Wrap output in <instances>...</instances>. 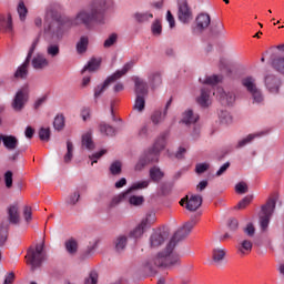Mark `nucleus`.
Returning a JSON list of instances; mask_svg holds the SVG:
<instances>
[{"mask_svg": "<svg viewBox=\"0 0 284 284\" xmlns=\"http://www.w3.org/2000/svg\"><path fill=\"white\" fill-rule=\"evenodd\" d=\"M195 225L196 222L192 220L191 222H186L183 227L179 229L166 244L164 251L159 252L154 257L146 262L148 271L156 274L154 267H162L163 270L181 267V255L174 253V247H176L178 243L183 241V239L192 232Z\"/></svg>", "mask_w": 284, "mask_h": 284, "instance_id": "f257e3e1", "label": "nucleus"}, {"mask_svg": "<svg viewBox=\"0 0 284 284\" xmlns=\"http://www.w3.org/2000/svg\"><path fill=\"white\" fill-rule=\"evenodd\" d=\"M59 10H61V4L59 3H53L45 8L43 34L51 41L54 39L55 41H61L65 37V32L72 29L70 23L65 22L68 16H61Z\"/></svg>", "mask_w": 284, "mask_h": 284, "instance_id": "f03ea898", "label": "nucleus"}, {"mask_svg": "<svg viewBox=\"0 0 284 284\" xmlns=\"http://www.w3.org/2000/svg\"><path fill=\"white\" fill-rule=\"evenodd\" d=\"M105 0H94L90 9H81L74 18L67 17L65 22L71 28L85 26L90 28L92 22L103 26L105 23Z\"/></svg>", "mask_w": 284, "mask_h": 284, "instance_id": "7ed1b4c3", "label": "nucleus"}, {"mask_svg": "<svg viewBox=\"0 0 284 284\" xmlns=\"http://www.w3.org/2000/svg\"><path fill=\"white\" fill-rule=\"evenodd\" d=\"M134 83L135 101L133 104V110L136 112H143L145 110V98L149 94L148 82L138 75L132 77Z\"/></svg>", "mask_w": 284, "mask_h": 284, "instance_id": "20e7f679", "label": "nucleus"}, {"mask_svg": "<svg viewBox=\"0 0 284 284\" xmlns=\"http://www.w3.org/2000/svg\"><path fill=\"white\" fill-rule=\"evenodd\" d=\"M26 258L28 264L31 265L32 272H34V270H39L48 258L45 244L42 242L36 246L29 247Z\"/></svg>", "mask_w": 284, "mask_h": 284, "instance_id": "39448f33", "label": "nucleus"}, {"mask_svg": "<svg viewBox=\"0 0 284 284\" xmlns=\"http://www.w3.org/2000/svg\"><path fill=\"white\" fill-rule=\"evenodd\" d=\"M134 68V61L126 62L122 69L116 70L113 74L109 75L103 84H100L94 90V99H99L101 94L105 92V89L110 85V83H114V81H119L122 77H125L129 70Z\"/></svg>", "mask_w": 284, "mask_h": 284, "instance_id": "423d86ee", "label": "nucleus"}, {"mask_svg": "<svg viewBox=\"0 0 284 284\" xmlns=\"http://www.w3.org/2000/svg\"><path fill=\"white\" fill-rule=\"evenodd\" d=\"M162 150H165V134L160 135L152 148L145 150L142 155L149 160V163H156Z\"/></svg>", "mask_w": 284, "mask_h": 284, "instance_id": "0eeeda50", "label": "nucleus"}, {"mask_svg": "<svg viewBox=\"0 0 284 284\" xmlns=\"http://www.w3.org/2000/svg\"><path fill=\"white\" fill-rule=\"evenodd\" d=\"M276 210V200L268 199V201L262 205V213L260 215V227L262 232H265L267 227H270V220L272 219V214Z\"/></svg>", "mask_w": 284, "mask_h": 284, "instance_id": "6e6552de", "label": "nucleus"}, {"mask_svg": "<svg viewBox=\"0 0 284 284\" xmlns=\"http://www.w3.org/2000/svg\"><path fill=\"white\" fill-rule=\"evenodd\" d=\"M178 19L181 23H190L194 19L187 0H178Z\"/></svg>", "mask_w": 284, "mask_h": 284, "instance_id": "1a4fd4ad", "label": "nucleus"}, {"mask_svg": "<svg viewBox=\"0 0 284 284\" xmlns=\"http://www.w3.org/2000/svg\"><path fill=\"white\" fill-rule=\"evenodd\" d=\"M149 186H150V180L136 181L133 184H131V186L126 191L113 197L112 203H121L123 199H128V195L131 192H135L136 190H146V187Z\"/></svg>", "mask_w": 284, "mask_h": 284, "instance_id": "9d476101", "label": "nucleus"}, {"mask_svg": "<svg viewBox=\"0 0 284 284\" xmlns=\"http://www.w3.org/2000/svg\"><path fill=\"white\" fill-rule=\"evenodd\" d=\"M264 85L270 94L276 95L280 94L283 82L281 81V78L274 74H267L264 78Z\"/></svg>", "mask_w": 284, "mask_h": 284, "instance_id": "9b49d317", "label": "nucleus"}, {"mask_svg": "<svg viewBox=\"0 0 284 284\" xmlns=\"http://www.w3.org/2000/svg\"><path fill=\"white\" fill-rule=\"evenodd\" d=\"M212 23V18L207 13H200L195 19V27H193V34H202L210 24Z\"/></svg>", "mask_w": 284, "mask_h": 284, "instance_id": "f8f14e48", "label": "nucleus"}, {"mask_svg": "<svg viewBox=\"0 0 284 284\" xmlns=\"http://www.w3.org/2000/svg\"><path fill=\"white\" fill-rule=\"evenodd\" d=\"M213 95L221 101L223 105H234V101H236V97L232 92H225L223 88L217 87L213 92Z\"/></svg>", "mask_w": 284, "mask_h": 284, "instance_id": "ddd939ff", "label": "nucleus"}, {"mask_svg": "<svg viewBox=\"0 0 284 284\" xmlns=\"http://www.w3.org/2000/svg\"><path fill=\"white\" fill-rule=\"evenodd\" d=\"M26 101H28V89H20L13 98L11 108H13L16 112H21L22 108L26 105Z\"/></svg>", "mask_w": 284, "mask_h": 284, "instance_id": "4468645a", "label": "nucleus"}, {"mask_svg": "<svg viewBox=\"0 0 284 284\" xmlns=\"http://www.w3.org/2000/svg\"><path fill=\"white\" fill-rule=\"evenodd\" d=\"M170 105H172V98L168 100L164 110H156L151 114V121L153 125H161L165 118L168 116V110H170Z\"/></svg>", "mask_w": 284, "mask_h": 284, "instance_id": "2eb2a0df", "label": "nucleus"}, {"mask_svg": "<svg viewBox=\"0 0 284 284\" xmlns=\"http://www.w3.org/2000/svg\"><path fill=\"white\" fill-rule=\"evenodd\" d=\"M0 32H7V34H12L14 32L12 14H0Z\"/></svg>", "mask_w": 284, "mask_h": 284, "instance_id": "dca6fc26", "label": "nucleus"}, {"mask_svg": "<svg viewBox=\"0 0 284 284\" xmlns=\"http://www.w3.org/2000/svg\"><path fill=\"white\" fill-rule=\"evenodd\" d=\"M199 113H194V111L192 109H186L183 113H182V118H181V123H183V125H196V123H199Z\"/></svg>", "mask_w": 284, "mask_h": 284, "instance_id": "f3484780", "label": "nucleus"}, {"mask_svg": "<svg viewBox=\"0 0 284 284\" xmlns=\"http://www.w3.org/2000/svg\"><path fill=\"white\" fill-rule=\"evenodd\" d=\"M196 101L201 108H210V105H212V89L202 88L201 94L197 97Z\"/></svg>", "mask_w": 284, "mask_h": 284, "instance_id": "a211bd4d", "label": "nucleus"}, {"mask_svg": "<svg viewBox=\"0 0 284 284\" xmlns=\"http://www.w3.org/2000/svg\"><path fill=\"white\" fill-rule=\"evenodd\" d=\"M8 221L11 225H19L21 215L19 214V204H11L7 209Z\"/></svg>", "mask_w": 284, "mask_h": 284, "instance_id": "6ab92c4d", "label": "nucleus"}, {"mask_svg": "<svg viewBox=\"0 0 284 284\" xmlns=\"http://www.w3.org/2000/svg\"><path fill=\"white\" fill-rule=\"evenodd\" d=\"M31 65L33 70H45L50 65V61L43 53H37L31 60Z\"/></svg>", "mask_w": 284, "mask_h": 284, "instance_id": "aec40b11", "label": "nucleus"}, {"mask_svg": "<svg viewBox=\"0 0 284 284\" xmlns=\"http://www.w3.org/2000/svg\"><path fill=\"white\" fill-rule=\"evenodd\" d=\"M150 227V217H145L141 221L140 224L135 226L133 231L130 232L131 239H141L145 234V230Z\"/></svg>", "mask_w": 284, "mask_h": 284, "instance_id": "412c9836", "label": "nucleus"}, {"mask_svg": "<svg viewBox=\"0 0 284 284\" xmlns=\"http://www.w3.org/2000/svg\"><path fill=\"white\" fill-rule=\"evenodd\" d=\"M165 239H166L165 232L161 230L154 231L150 236L151 247H161V245L165 243Z\"/></svg>", "mask_w": 284, "mask_h": 284, "instance_id": "4be33fe9", "label": "nucleus"}, {"mask_svg": "<svg viewBox=\"0 0 284 284\" xmlns=\"http://www.w3.org/2000/svg\"><path fill=\"white\" fill-rule=\"evenodd\" d=\"M225 254H226L225 248L217 247L213 250L212 261L216 267H223V264L225 263Z\"/></svg>", "mask_w": 284, "mask_h": 284, "instance_id": "5701e85b", "label": "nucleus"}, {"mask_svg": "<svg viewBox=\"0 0 284 284\" xmlns=\"http://www.w3.org/2000/svg\"><path fill=\"white\" fill-rule=\"evenodd\" d=\"M32 58H26L23 63L19 65L14 72V79H28V68H30V61Z\"/></svg>", "mask_w": 284, "mask_h": 284, "instance_id": "b1692460", "label": "nucleus"}, {"mask_svg": "<svg viewBox=\"0 0 284 284\" xmlns=\"http://www.w3.org/2000/svg\"><path fill=\"white\" fill-rule=\"evenodd\" d=\"M201 205H203V197L201 195H191L185 207L189 212H196Z\"/></svg>", "mask_w": 284, "mask_h": 284, "instance_id": "393cba45", "label": "nucleus"}, {"mask_svg": "<svg viewBox=\"0 0 284 284\" xmlns=\"http://www.w3.org/2000/svg\"><path fill=\"white\" fill-rule=\"evenodd\" d=\"M148 81L152 90L155 88H159L161 83H163V79L161 78V72L160 71H150L148 73Z\"/></svg>", "mask_w": 284, "mask_h": 284, "instance_id": "a878e982", "label": "nucleus"}, {"mask_svg": "<svg viewBox=\"0 0 284 284\" xmlns=\"http://www.w3.org/2000/svg\"><path fill=\"white\" fill-rule=\"evenodd\" d=\"M241 83L243 88H245V90L248 92V94H251V92H254L255 90L258 89V87L256 85V78L252 75H247L243 78Z\"/></svg>", "mask_w": 284, "mask_h": 284, "instance_id": "bb28decb", "label": "nucleus"}, {"mask_svg": "<svg viewBox=\"0 0 284 284\" xmlns=\"http://www.w3.org/2000/svg\"><path fill=\"white\" fill-rule=\"evenodd\" d=\"M3 146L9 152L17 150V148H19V139H17V136H14V135H4L3 136Z\"/></svg>", "mask_w": 284, "mask_h": 284, "instance_id": "cd10ccee", "label": "nucleus"}, {"mask_svg": "<svg viewBox=\"0 0 284 284\" xmlns=\"http://www.w3.org/2000/svg\"><path fill=\"white\" fill-rule=\"evenodd\" d=\"M133 19L138 23H149V21H152L154 19V13H152V11L135 12L133 14Z\"/></svg>", "mask_w": 284, "mask_h": 284, "instance_id": "c85d7f7f", "label": "nucleus"}, {"mask_svg": "<svg viewBox=\"0 0 284 284\" xmlns=\"http://www.w3.org/2000/svg\"><path fill=\"white\" fill-rule=\"evenodd\" d=\"M122 201H128L130 205L133 207H140V205H143L145 203V197L143 195H126L125 199Z\"/></svg>", "mask_w": 284, "mask_h": 284, "instance_id": "c756f323", "label": "nucleus"}, {"mask_svg": "<svg viewBox=\"0 0 284 284\" xmlns=\"http://www.w3.org/2000/svg\"><path fill=\"white\" fill-rule=\"evenodd\" d=\"M88 45H90V39L87 36H82L75 45L78 54H85Z\"/></svg>", "mask_w": 284, "mask_h": 284, "instance_id": "7c9ffc66", "label": "nucleus"}, {"mask_svg": "<svg viewBox=\"0 0 284 284\" xmlns=\"http://www.w3.org/2000/svg\"><path fill=\"white\" fill-rule=\"evenodd\" d=\"M149 174L151 181H153L154 183H159V181H161L165 176V173H163V171L159 166L151 168Z\"/></svg>", "mask_w": 284, "mask_h": 284, "instance_id": "2f4dec72", "label": "nucleus"}, {"mask_svg": "<svg viewBox=\"0 0 284 284\" xmlns=\"http://www.w3.org/2000/svg\"><path fill=\"white\" fill-rule=\"evenodd\" d=\"M263 133H251L248 134L246 138H243L242 140H240L237 142V144L235 145L236 150H241V148H245V145H250V143L255 140L258 139V136H261Z\"/></svg>", "mask_w": 284, "mask_h": 284, "instance_id": "473e14b6", "label": "nucleus"}, {"mask_svg": "<svg viewBox=\"0 0 284 284\" xmlns=\"http://www.w3.org/2000/svg\"><path fill=\"white\" fill-rule=\"evenodd\" d=\"M236 247H237V254L245 256V254H250V252H252L253 245L250 240H244Z\"/></svg>", "mask_w": 284, "mask_h": 284, "instance_id": "72a5a7b5", "label": "nucleus"}, {"mask_svg": "<svg viewBox=\"0 0 284 284\" xmlns=\"http://www.w3.org/2000/svg\"><path fill=\"white\" fill-rule=\"evenodd\" d=\"M223 80V77L221 75H206L203 79L200 78L201 83H203L204 85H211L212 88H214V85H216L217 83H221V81Z\"/></svg>", "mask_w": 284, "mask_h": 284, "instance_id": "f704fd0d", "label": "nucleus"}, {"mask_svg": "<svg viewBox=\"0 0 284 284\" xmlns=\"http://www.w3.org/2000/svg\"><path fill=\"white\" fill-rule=\"evenodd\" d=\"M64 247L68 254H75L79 251V242H77L74 237H71L65 241Z\"/></svg>", "mask_w": 284, "mask_h": 284, "instance_id": "c9c22d12", "label": "nucleus"}, {"mask_svg": "<svg viewBox=\"0 0 284 284\" xmlns=\"http://www.w3.org/2000/svg\"><path fill=\"white\" fill-rule=\"evenodd\" d=\"M82 148H85V150H94V141H92V132L88 131L82 135Z\"/></svg>", "mask_w": 284, "mask_h": 284, "instance_id": "e433bc0d", "label": "nucleus"}, {"mask_svg": "<svg viewBox=\"0 0 284 284\" xmlns=\"http://www.w3.org/2000/svg\"><path fill=\"white\" fill-rule=\"evenodd\" d=\"M252 101L255 105H262L263 101H265V95H263V91L261 89H255L250 93Z\"/></svg>", "mask_w": 284, "mask_h": 284, "instance_id": "4c0bfd02", "label": "nucleus"}, {"mask_svg": "<svg viewBox=\"0 0 284 284\" xmlns=\"http://www.w3.org/2000/svg\"><path fill=\"white\" fill-rule=\"evenodd\" d=\"M101 68V59L93 58L91 59L87 65L82 69V72L89 70V72H94V70H99Z\"/></svg>", "mask_w": 284, "mask_h": 284, "instance_id": "58836bf2", "label": "nucleus"}, {"mask_svg": "<svg viewBox=\"0 0 284 284\" xmlns=\"http://www.w3.org/2000/svg\"><path fill=\"white\" fill-rule=\"evenodd\" d=\"M74 156V144H72V141H67V153L63 156L64 163H71L72 159Z\"/></svg>", "mask_w": 284, "mask_h": 284, "instance_id": "ea45409f", "label": "nucleus"}, {"mask_svg": "<svg viewBox=\"0 0 284 284\" xmlns=\"http://www.w3.org/2000/svg\"><path fill=\"white\" fill-rule=\"evenodd\" d=\"M219 119H220V123L224 125H230V123H232L233 121L232 114L229 113L227 110H221L219 112Z\"/></svg>", "mask_w": 284, "mask_h": 284, "instance_id": "a19ab883", "label": "nucleus"}, {"mask_svg": "<svg viewBox=\"0 0 284 284\" xmlns=\"http://www.w3.org/2000/svg\"><path fill=\"white\" fill-rule=\"evenodd\" d=\"M17 12L19 14L20 21H26L28 19V7H26V3L23 1H20L17 7Z\"/></svg>", "mask_w": 284, "mask_h": 284, "instance_id": "79ce46f5", "label": "nucleus"}, {"mask_svg": "<svg viewBox=\"0 0 284 284\" xmlns=\"http://www.w3.org/2000/svg\"><path fill=\"white\" fill-rule=\"evenodd\" d=\"M123 170V164L121 161H114L111 163L109 171L112 174V176H119Z\"/></svg>", "mask_w": 284, "mask_h": 284, "instance_id": "37998d69", "label": "nucleus"}, {"mask_svg": "<svg viewBox=\"0 0 284 284\" xmlns=\"http://www.w3.org/2000/svg\"><path fill=\"white\" fill-rule=\"evenodd\" d=\"M100 132L101 134H104V136H114V134H116V130L113 129L112 125L105 123L100 124Z\"/></svg>", "mask_w": 284, "mask_h": 284, "instance_id": "c03bdc74", "label": "nucleus"}, {"mask_svg": "<svg viewBox=\"0 0 284 284\" xmlns=\"http://www.w3.org/2000/svg\"><path fill=\"white\" fill-rule=\"evenodd\" d=\"M60 52H61V49L57 43H51L47 47V54L52 59H54L55 57H59Z\"/></svg>", "mask_w": 284, "mask_h": 284, "instance_id": "a18cd8bd", "label": "nucleus"}, {"mask_svg": "<svg viewBox=\"0 0 284 284\" xmlns=\"http://www.w3.org/2000/svg\"><path fill=\"white\" fill-rule=\"evenodd\" d=\"M125 245H128V236L120 235L115 240V250L116 252H123L125 250Z\"/></svg>", "mask_w": 284, "mask_h": 284, "instance_id": "49530a36", "label": "nucleus"}, {"mask_svg": "<svg viewBox=\"0 0 284 284\" xmlns=\"http://www.w3.org/2000/svg\"><path fill=\"white\" fill-rule=\"evenodd\" d=\"M53 128L58 131H61L63 128H65V116L63 114H59L54 118Z\"/></svg>", "mask_w": 284, "mask_h": 284, "instance_id": "de8ad7c7", "label": "nucleus"}, {"mask_svg": "<svg viewBox=\"0 0 284 284\" xmlns=\"http://www.w3.org/2000/svg\"><path fill=\"white\" fill-rule=\"evenodd\" d=\"M81 199V192L79 190L72 192L68 197H67V204L68 205H77Z\"/></svg>", "mask_w": 284, "mask_h": 284, "instance_id": "09e8293b", "label": "nucleus"}, {"mask_svg": "<svg viewBox=\"0 0 284 284\" xmlns=\"http://www.w3.org/2000/svg\"><path fill=\"white\" fill-rule=\"evenodd\" d=\"M8 223H2L0 226V247H2V245H6V241H8Z\"/></svg>", "mask_w": 284, "mask_h": 284, "instance_id": "8fccbe9b", "label": "nucleus"}, {"mask_svg": "<svg viewBox=\"0 0 284 284\" xmlns=\"http://www.w3.org/2000/svg\"><path fill=\"white\" fill-rule=\"evenodd\" d=\"M272 68H274V70H276L281 74H284V57L274 59L272 61Z\"/></svg>", "mask_w": 284, "mask_h": 284, "instance_id": "3c124183", "label": "nucleus"}, {"mask_svg": "<svg viewBox=\"0 0 284 284\" xmlns=\"http://www.w3.org/2000/svg\"><path fill=\"white\" fill-rule=\"evenodd\" d=\"M146 165H150V162L142 153L134 166V170L135 172H141V170H143Z\"/></svg>", "mask_w": 284, "mask_h": 284, "instance_id": "603ef678", "label": "nucleus"}, {"mask_svg": "<svg viewBox=\"0 0 284 284\" xmlns=\"http://www.w3.org/2000/svg\"><path fill=\"white\" fill-rule=\"evenodd\" d=\"M151 31L154 37H160L161 32H163V27L161 26V21L155 20L151 26Z\"/></svg>", "mask_w": 284, "mask_h": 284, "instance_id": "864d4df0", "label": "nucleus"}, {"mask_svg": "<svg viewBox=\"0 0 284 284\" xmlns=\"http://www.w3.org/2000/svg\"><path fill=\"white\" fill-rule=\"evenodd\" d=\"M99 283V273L91 271L89 276L84 280V284H97Z\"/></svg>", "mask_w": 284, "mask_h": 284, "instance_id": "5fc2aeb1", "label": "nucleus"}, {"mask_svg": "<svg viewBox=\"0 0 284 284\" xmlns=\"http://www.w3.org/2000/svg\"><path fill=\"white\" fill-rule=\"evenodd\" d=\"M118 39H119V36L116 33H111L104 41L103 47L112 48V45H114V43H116Z\"/></svg>", "mask_w": 284, "mask_h": 284, "instance_id": "6e6d98bb", "label": "nucleus"}, {"mask_svg": "<svg viewBox=\"0 0 284 284\" xmlns=\"http://www.w3.org/2000/svg\"><path fill=\"white\" fill-rule=\"evenodd\" d=\"M41 41V36H38L31 43V47L28 51L27 58L32 59V54H34V50H37V45H39Z\"/></svg>", "mask_w": 284, "mask_h": 284, "instance_id": "4d7b16f0", "label": "nucleus"}, {"mask_svg": "<svg viewBox=\"0 0 284 284\" xmlns=\"http://www.w3.org/2000/svg\"><path fill=\"white\" fill-rule=\"evenodd\" d=\"M207 170H210V163L207 162L197 163L195 165V172L197 174H204V172H207Z\"/></svg>", "mask_w": 284, "mask_h": 284, "instance_id": "13d9d810", "label": "nucleus"}, {"mask_svg": "<svg viewBox=\"0 0 284 284\" xmlns=\"http://www.w3.org/2000/svg\"><path fill=\"white\" fill-rule=\"evenodd\" d=\"M39 138L41 141H45V142L50 141V129L41 128L39 130Z\"/></svg>", "mask_w": 284, "mask_h": 284, "instance_id": "bf43d9fd", "label": "nucleus"}, {"mask_svg": "<svg viewBox=\"0 0 284 284\" xmlns=\"http://www.w3.org/2000/svg\"><path fill=\"white\" fill-rule=\"evenodd\" d=\"M252 203V196H245L237 203V210H245L246 205Z\"/></svg>", "mask_w": 284, "mask_h": 284, "instance_id": "052dcab7", "label": "nucleus"}, {"mask_svg": "<svg viewBox=\"0 0 284 284\" xmlns=\"http://www.w3.org/2000/svg\"><path fill=\"white\" fill-rule=\"evenodd\" d=\"M105 154V150H101L99 152L93 153L92 155L89 156V159L92 161L91 165H94V163H98L99 159Z\"/></svg>", "mask_w": 284, "mask_h": 284, "instance_id": "680f3d73", "label": "nucleus"}, {"mask_svg": "<svg viewBox=\"0 0 284 284\" xmlns=\"http://www.w3.org/2000/svg\"><path fill=\"white\" fill-rule=\"evenodd\" d=\"M235 192L237 194H245V192H247V184H245V182H239L235 185Z\"/></svg>", "mask_w": 284, "mask_h": 284, "instance_id": "e2e57ef3", "label": "nucleus"}, {"mask_svg": "<svg viewBox=\"0 0 284 284\" xmlns=\"http://www.w3.org/2000/svg\"><path fill=\"white\" fill-rule=\"evenodd\" d=\"M23 217L27 221V223H30V221H32V207L31 206H24Z\"/></svg>", "mask_w": 284, "mask_h": 284, "instance_id": "0e129e2a", "label": "nucleus"}, {"mask_svg": "<svg viewBox=\"0 0 284 284\" xmlns=\"http://www.w3.org/2000/svg\"><path fill=\"white\" fill-rule=\"evenodd\" d=\"M6 187H12V171H7L4 173Z\"/></svg>", "mask_w": 284, "mask_h": 284, "instance_id": "69168bd1", "label": "nucleus"}, {"mask_svg": "<svg viewBox=\"0 0 284 284\" xmlns=\"http://www.w3.org/2000/svg\"><path fill=\"white\" fill-rule=\"evenodd\" d=\"M244 232L248 235V236H254V234H256V229L254 227V224L248 223L246 225V227L244 229Z\"/></svg>", "mask_w": 284, "mask_h": 284, "instance_id": "338daca9", "label": "nucleus"}, {"mask_svg": "<svg viewBox=\"0 0 284 284\" xmlns=\"http://www.w3.org/2000/svg\"><path fill=\"white\" fill-rule=\"evenodd\" d=\"M229 229L231 230V232H236V230H239V220L231 219L229 221Z\"/></svg>", "mask_w": 284, "mask_h": 284, "instance_id": "774afa93", "label": "nucleus"}]
</instances>
